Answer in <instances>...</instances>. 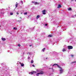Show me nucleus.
Segmentation results:
<instances>
[{
  "label": "nucleus",
  "mask_w": 76,
  "mask_h": 76,
  "mask_svg": "<svg viewBox=\"0 0 76 76\" xmlns=\"http://www.w3.org/2000/svg\"><path fill=\"white\" fill-rule=\"evenodd\" d=\"M68 50L73 49V46H68Z\"/></svg>",
  "instance_id": "f03ea898"
},
{
  "label": "nucleus",
  "mask_w": 76,
  "mask_h": 76,
  "mask_svg": "<svg viewBox=\"0 0 76 76\" xmlns=\"http://www.w3.org/2000/svg\"><path fill=\"white\" fill-rule=\"evenodd\" d=\"M75 76H76V75H75Z\"/></svg>",
  "instance_id": "e433bc0d"
},
{
  "label": "nucleus",
  "mask_w": 76,
  "mask_h": 76,
  "mask_svg": "<svg viewBox=\"0 0 76 76\" xmlns=\"http://www.w3.org/2000/svg\"><path fill=\"white\" fill-rule=\"evenodd\" d=\"M20 18L21 19L20 20H18L17 21L18 22H19V23H20L21 22V17H20Z\"/></svg>",
  "instance_id": "9d476101"
},
{
  "label": "nucleus",
  "mask_w": 76,
  "mask_h": 76,
  "mask_svg": "<svg viewBox=\"0 0 76 76\" xmlns=\"http://www.w3.org/2000/svg\"><path fill=\"white\" fill-rule=\"evenodd\" d=\"M1 26H0V27Z\"/></svg>",
  "instance_id": "f704fd0d"
},
{
  "label": "nucleus",
  "mask_w": 76,
  "mask_h": 76,
  "mask_svg": "<svg viewBox=\"0 0 76 76\" xmlns=\"http://www.w3.org/2000/svg\"><path fill=\"white\" fill-rule=\"evenodd\" d=\"M66 51V50L64 49H63V50H62V51L63 52H64V51Z\"/></svg>",
  "instance_id": "dca6fc26"
},
{
  "label": "nucleus",
  "mask_w": 76,
  "mask_h": 76,
  "mask_svg": "<svg viewBox=\"0 0 76 76\" xmlns=\"http://www.w3.org/2000/svg\"><path fill=\"white\" fill-rule=\"evenodd\" d=\"M16 3H17V2H16Z\"/></svg>",
  "instance_id": "4c0bfd02"
},
{
  "label": "nucleus",
  "mask_w": 76,
  "mask_h": 76,
  "mask_svg": "<svg viewBox=\"0 0 76 76\" xmlns=\"http://www.w3.org/2000/svg\"><path fill=\"white\" fill-rule=\"evenodd\" d=\"M56 66H57V67L58 68L60 69H62V68H61V67H60V66L58 65V64H53V65L52 66H56Z\"/></svg>",
  "instance_id": "f257e3e1"
},
{
  "label": "nucleus",
  "mask_w": 76,
  "mask_h": 76,
  "mask_svg": "<svg viewBox=\"0 0 76 76\" xmlns=\"http://www.w3.org/2000/svg\"><path fill=\"white\" fill-rule=\"evenodd\" d=\"M10 15H13V13L11 12L10 13Z\"/></svg>",
  "instance_id": "412c9836"
},
{
  "label": "nucleus",
  "mask_w": 76,
  "mask_h": 76,
  "mask_svg": "<svg viewBox=\"0 0 76 76\" xmlns=\"http://www.w3.org/2000/svg\"><path fill=\"white\" fill-rule=\"evenodd\" d=\"M34 73H37V72L36 71H33L32 72H29V74L30 75H34Z\"/></svg>",
  "instance_id": "7ed1b4c3"
},
{
  "label": "nucleus",
  "mask_w": 76,
  "mask_h": 76,
  "mask_svg": "<svg viewBox=\"0 0 76 76\" xmlns=\"http://www.w3.org/2000/svg\"><path fill=\"white\" fill-rule=\"evenodd\" d=\"M13 29L14 30H17V29H17V28H15V27H14L13 28Z\"/></svg>",
  "instance_id": "4468645a"
},
{
  "label": "nucleus",
  "mask_w": 76,
  "mask_h": 76,
  "mask_svg": "<svg viewBox=\"0 0 76 76\" xmlns=\"http://www.w3.org/2000/svg\"><path fill=\"white\" fill-rule=\"evenodd\" d=\"M32 3H34V1H32Z\"/></svg>",
  "instance_id": "cd10ccee"
},
{
  "label": "nucleus",
  "mask_w": 76,
  "mask_h": 76,
  "mask_svg": "<svg viewBox=\"0 0 76 76\" xmlns=\"http://www.w3.org/2000/svg\"><path fill=\"white\" fill-rule=\"evenodd\" d=\"M16 14H17V15H19V12H17L16 13Z\"/></svg>",
  "instance_id": "393cba45"
},
{
  "label": "nucleus",
  "mask_w": 76,
  "mask_h": 76,
  "mask_svg": "<svg viewBox=\"0 0 76 76\" xmlns=\"http://www.w3.org/2000/svg\"><path fill=\"white\" fill-rule=\"evenodd\" d=\"M21 66H22V67H23V66H24V64H23V63H22L21 64Z\"/></svg>",
  "instance_id": "f8f14e48"
},
{
  "label": "nucleus",
  "mask_w": 76,
  "mask_h": 76,
  "mask_svg": "<svg viewBox=\"0 0 76 76\" xmlns=\"http://www.w3.org/2000/svg\"><path fill=\"white\" fill-rule=\"evenodd\" d=\"M19 63H20V64H21V63H20V62H19Z\"/></svg>",
  "instance_id": "2f4dec72"
},
{
  "label": "nucleus",
  "mask_w": 76,
  "mask_h": 76,
  "mask_svg": "<svg viewBox=\"0 0 76 76\" xmlns=\"http://www.w3.org/2000/svg\"><path fill=\"white\" fill-rule=\"evenodd\" d=\"M68 10H72V8H69L68 9Z\"/></svg>",
  "instance_id": "a211bd4d"
},
{
  "label": "nucleus",
  "mask_w": 76,
  "mask_h": 76,
  "mask_svg": "<svg viewBox=\"0 0 76 76\" xmlns=\"http://www.w3.org/2000/svg\"><path fill=\"white\" fill-rule=\"evenodd\" d=\"M39 4V3L37 2H35V5H36V4Z\"/></svg>",
  "instance_id": "1a4fd4ad"
},
{
  "label": "nucleus",
  "mask_w": 76,
  "mask_h": 76,
  "mask_svg": "<svg viewBox=\"0 0 76 76\" xmlns=\"http://www.w3.org/2000/svg\"><path fill=\"white\" fill-rule=\"evenodd\" d=\"M72 63H76V62H75V61L73 62H72Z\"/></svg>",
  "instance_id": "5701e85b"
},
{
  "label": "nucleus",
  "mask_w": 76,
  "mask_h": 76,
  "mask_svg": "<svg viewBox=\"0 0 76 76\" xmlns=\"http://www.w3.org/2000/svg\"><path fill=\"white\" fill-rule=\"evenodd\" d=\"M18 3L16 4V5H15L16 7H18Z\"/></svg>",
  "instance_id": "2eb2a0df"
},
{
  "label": "nucleus",
  "mask_w": 76,
  "mask_h": 76,
  "mask_svg": "<svg viewBox=\"0 0 76 76\" xmlns=\"http://www.w3.org/2000/svg\"><path fill=\"white\" fill-rule=\"evenodd\" d=\"M45 26H47V25H48V24H45Z\"/></svg>",
  "instance_id": "a878e982"
},
{
  "label": "nucleus",
  "mask_w": 76,
  "mask_h": 76,
  "mask_svg": "<svg viewBox=\"0 0 76 76\" xmlns=\"http://www.w3.org/2000/svg\"><path fill=\"white\" fill-rule=\"evenodd\" d=\"M1 39L2 40V41H5L6 40V39L5 38H1Z\"/></svg>",
  "instance_id": "0eeeda50"
},
{
  "label": "nucleus",
  "mask_w": 76,
  "mask_h": 76,
  "mask_svg": "<svg viewBox=\"0 0 76 76\" xmlns=\"http://www.w3.org/2000/svg\"><path fill=\"white\" fill-rule=\"evenodd\" d=\"M29 46H30V47H31V46H32V45H30Z\"/></svg>",
  "instance_id": "c756f323"
},
{
  "label": "nucleus",
  "mask_w": 76,
  "mask_h": 76,
  "mask_svg": "<svg viewBox=\"0 0 76 76\" xmlns=\"http://www.w3.org/2000/svg\"><path fill=\"white\" fill-rule=\"evenodd\" d=\"M40 16H39V15H38L36 17L37 18V19H38V18H39Z\"/></svg>",
  "instance_id": "9b49d317"
},
{
  "label": "nucleus",
  "mask_w": 76,
  "mask_h": 76,
  "mask_svg": "<svg viewBox=\"0 0 76 76\" xmlns=\"http://www.w3.org/2000/svg\"><path fill=\"white\" fill-rule=\"evenodd\" d=\"M32 66H33V67H35V66H34V65L33 64V65H32Z\"/></svg>",
  "instance_id": "bb28decb"
},
{
  "label": "nucleus",
  "mask_w": 76,
  "mask_h": 76,
  "mask_svg": "<svg viewBox=\"0 0 76 76\" xmlns=\"http://www.w3.org/2000/svg\"><path fill=\"white\" fill-rule=\"evenodd\" d=\"M34 63V61L33 60H31V63Z\"/></svg>",
  "instance_id": "aec40b11"
},
{
  "label": "nucleus",
  "mask_w": 76,
  "mask_h": 76,
  "mask_svg": "<svg viewBox=\"0 0 76 76\" xmlns=\"http://www.w3.org/2000/svg\"><path fill=\"white\" fill-rule=\"evenodd\" d=\"M75 1H76V0H75Z\"/></svg>",
  "instance_id": "c9c22d12"
},
{
  "label": "nucleus",
  "mask_w": 76,
  "mask_h": 76,
  "mask_svg": "<svg viewBox=\"0 0 76 76\" xmlns=\"http://www.w3.org/2000/svg\"><path fill=\"white\" fill-rule=\"evenodd\" d=\"M71 56L72 57H73L74 55H71Z\"/></svg>",
  "instance_id": "4be33fe9"
},
{
  "label": "nucleus",
  "mask_w": 76,
  "mask_h": 76,
  "mask_svg": "<svg viewBox=\"0 0 76 76\" xmlns=\"http://www.w3.org/2000/svg\"><path fill=\"white\" fill-rule=\"evenodd\" d=\"M47 58H46V59H47Z\"/></svg>",
  "instance_id": "473e14b6"
},
{
  "label": "nucleus",
  "mask_w": 76,
  "mask_h": 76,
  "mask_svg": "<svg viewBox=\"0 0 76 76\" xmlns=\"http://www.w3.org/2000/svg\"><path fill=\"white\" fill-rule=\"evenodd\" d=\"M61 70H60V73L61 74L62 73V72H63V70L62 68V69H61Z\"/></svg>",
  "instance_id": "423d86ee"
},
{
  "label": "nucleus",
  "mask_w": 76,
  "mask_h": 76,
  "mask_svg": "<svg viewBox=\"0 0 76 76\" xmlns=\"http://www.w3.org/2000/svg\"><path fill=\"white\" fill-rule=\"evenodd\" d=\"M18 47H20V46H21V45L20 44H18Z\"/></svg>",
  "instance_id": "f3484780"
},
{
  "label": "nucleus",
  "mask_w": 76,
  "mask_h": 76,
  "mask_svg": "<svg viewBox=\"0 0 76 76\" xmlns=\"http://www.w3.org/2000/svg\"><path fill=\"white\" fill-rule=\"evenodd\" d=\"M21 1L22 3H23V1Z\"/></svg>",
  "instance_id": "7c9ffc66"
},
{
  "label": "nucleus",
  "mask_w": 76,
  "mask_h": 76,
  "mask_svg": "<svg viewBox=\"0 0 76 76\" xmlns=\"http://www.w3.org/2000/svg\"><path fill=\"white\" fill-rule=\"evenodd\" d=\"M24 14L25 15H27V12H26L25 13H24Z\"/></svg>",
  "instance_id": "6ab92c4d"
},
{
  "label": "nucleus",
  "mask_w": 76,
  "mask_h": 76,
  "mask_svg": "<svg viewBox=\"0 0 76 76\" xmlns=\"http://www.w3.org/2000/svg\"><path fill=\"white\" fill-rule=\"evenodd\" d=\"M61 7V5L59 4L58 6V7H57V8L59 9V8H60Z\"/></svg>",
  "instance_id": "39448f33"
},
{
  "label": "nucleus",
  "mask_w": 76,
  "mask_h": 76,
  "mask_svg": "<svg viewBox=\"0 0 76 76\" xmlns=\"http://www.w3.org/2000/svg\"><path fill=\"white\" fill-rule=\"evenodd\" d=\"M75 63H76V60L75 61Z\"/></svg>",
  "instance_id": "72a5a7b5"
},
{
  "label": "nucleus",
  "mask_w": 76,
  "mask_h": 76,
  "mask_svg": "<svg viewBox=\"0 0 76 76\" xmlns=\"http://www.w3.org/2000/svg\"><path fill=\"white\" fill-rule=\"evenodd\" d=\"M45 48H44L43 49V52H44L45 51Z\"/></svg>",
  "instance_id": "ddd939ff"
},
{
  "label": "nucleus",
  "mask_w": 76,
  "mask_h": 76,
  "mask_svg": "<svg viewBox=\"0 0 76 76\" xmlns=\"http://www.w3.org/2000/svg\"><path fill=\"white\" fill-rule=\"evenodd\" d=\"M48 37H53V35H51V34H50L48 36Z\"/></svg>",
  "instance_id": "6e6552de"
},
{
  "label": "nucleus",
  "mask_w": 76,
  "mask_h": 76,
  "mask_svg": "<svg viewBox=\"0 0 76 76\" xmlns=\"http://www.w3.org/2000/svg\"><path fill=\"white\" fill-rule=\"evenodd\" d=\"M42 14L43 15H45L46 13H45V10H44L42 11Z\"/></svg>",
  "instance_id": "20e7f679"
},
{
  "label": "nucleus",
  "mask_w": 76,
  "mask_h": 76,
  "mask_svg": "<svg viewBox=\"0 0 76 76\" xmlns=\"http://www.w3.org/2000/svg\"><path fill=\"white\" fill-rule=\"evenodd\" d=\"M73 0H71V1H73Z\"/></svg>",
  "instance_id": "c85d7f7f"
},
{
  "label": "nucleus",
  "mask_w": 76,
  "mask_h": 76,
  "mask_svg": "<svg viewBox=\"0 0 76 76\" xmlns=\"http://www.w3.org/2000/svg\"><path fill=\"white\" fill-rule=\"evenodd\" d=\"M37 72H43L42 71H37Z\"/></svg>",
  "instance_id": "b1692460"
}]
</instances>
